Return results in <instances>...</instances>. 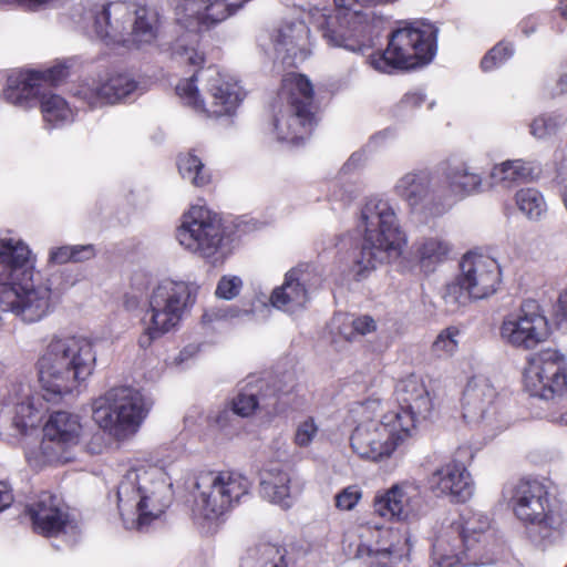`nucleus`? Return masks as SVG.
<instances>
[{
  "label": "nucleus",
  "mask_w": 567,
  "mask_h": 567,
  "mask_svg": "<svg viewBox=\"0 0 567 567\" xmlns=\"http://www.w3.org/2000/svg\"><path fill=\"white\" fill-rule=\"evenodd\" d=\"M95 365L92 339L76 334L52 336L34 364L42 399L59 402L73 394L93 374Z\"/></svg>",
  "instance_id": "1"
},
{
  "label": "nucleus",
  "mask_w": 567,
  "mask_h": 567,
  "mask_svg": "<svg viewBox=\"0 0 567 567\" xmlns=\"http://www.w3.org/2000/svg\"><path fill=\"white\" fill-rule=\"evenodd\" d=\"M172 484L157 467L127 471L117 487V506L125 528L143 529L171 504Z\"/></svg>",
  "instance_id": "2"
},
{
  "label": "nucleus",
  "mask_w": 567,
  "mask_h": 567,
  "mask_svg": "<svg viewBox=\"0 0 567 567\" xmlns=\"http://www.w3.org/2000/svg\"><path fill=\"white\" fill-rule=\"evenodd\" d=\"M89 19L99 39L125 47L152 43L161 25L156 10L122 0L95 4Z\"/></svg>",
  "instance_id": "3"
},
{
  "label": "nucleus",
  "mask_w": 567,
  "mask_h": 567,
  "mask_svg": "<svg viewBox=\"0 0 567 567\" xmlns=\"http://www.w3.org/2000/svg\"><path fill=\"white\" fill-rule=\"evenodd\" d=\"M381 405L379 398H369L352 409L360 420L350 436L351 447L360 457L370 461L391 456L412 435L411 420L401 423L399 412H388L377 417Z\"/></svg>",
  "instance_id": "4"
},
{
  "label": "nucleus",
  "mask_w": 567,
  "mask_h": 567,
  "mask_svg": "<svg viewBox=\"0 0 567 567\" xmlns=\"http://www.w3.org/2000/svg\"><path fill=\"white\" fill-rule=\"evenodd\" d=\"M359 227L363 241L358 264L361 270L398 259L406 245V235L388 200L370 198L361 209Z\"/></svg>",
  "instance_id": "5"
},
{
  "label": "nucleus",
  "mask_w": 567,
  "mask_h": 567,
  "mask_svg": "<svg viewBox=\"0 0 567 567\" xmlns=\"http://www.w3.org/2000/svg\"><path fill=\"white\" fill-rule=\"evenodd\" d=\"M249 0H182L175 8L176 23L188 31L194 40L188 44L178 39L173 45V54L181 62L197 66L204 55L197 49L198 32L225 21Z\"/></svg>",
  "instance_id": "6"
},
{
  "label": "nucleus",
  "mask_w": 567,
  "mask_h": 567,
  "mask_svg": "<svg viewBox=\"0 0 567 567\" xmlns=\"http://www.w3.org/2000/svg\"><path fill=\"white\" fill-rule=\"evenodd\" d=\"M195 288L185 281L165 279L152 291L148 308L142 318L143 333L138 346L147 349L151 344L175 329L185 309L194 302Z\"/></svg>",
  "instance_id": "7"
},
{
  "label": "nucleus",
  "mask_w": 567,
  "mask_h": 567,
  "mask_svg": "<svg viewBox=\"0 0 567 567\" xmlns=\"http://www.w3.org/2000/svg\"><path fill=\"white\" fill-rule=\"evenodd\" d=\"M150 410L144 395L132 386H115L93 401L92 417L116 440L134 435Z\"/></svg>",
  "instance_id": "8"
},
{
  "label": "nucleus",
  "mask_w": 567,
  "mask_h": 567,
  "mask_svg": "<svg viewBox=\"0 0 567 567\" xmlns=\"http://www.w3.org/2000/svg\"><path fill=\"white\" fill-rule=\"evenodd\" d=\"M461 272L444 288L443 300L451 312L473 300H482L494 295L502 281L498 262L488 256L466 254L461 264Z\"/></svg>",
  "instance_id": "9"
},
{
  "label": "nucleus",
  "mask_w": 567,
  "mask_h": 567,
  "mask_svg": "<svg viewBox=\"0 0 567 567\" xmlns=\"http://www.w3.org/2000/svg\"><path fill=\"white\" fill-rule=\"evenodd\" d=\"M280 99L284 107L275 118L277 137L298 143L311 134L316 124L313 86L307 76L289 73L282 79Z\"/></svg>",
  "instance_id": "10"
},
{
  "label": "nucleus",
  "mask_w": 567,
  "mask_h": 567,
  "mask_svg": "<svg viewBox=\"0 0 567 567\" xmlns=\"http://www.w3.org/2000/svg\"><path fill=\"white\" fill-rule=\"evenodd\" d=\"M177 95L196 111L212 116L231 114L240 102L236 83L225 80L216 66L195 72L176 85Z\"/></svg>",
  "instance_id": "11"
},
{
  "label": "nucleus",
  "mask_w": 567,
  "mask_h": 567,
  "mask_svg": "<svg viewBox=\"0 0 567 567\" xmlns=\"http://www.w3.org/2000/svg\"><path fill=\"white\" fill-rule=\"evenodd\" d=\"M489 519L473 513L453 537L441 536L433 544L432 567H463L483 565L480 554L488 537Z\"/></svg>",
  "instance_id": "12"
},
{
  "label": "nucleus",
  "mask_w": 567,
  "mask_h": 567,
  "mask_svg": "<svg viewBox=\"0 0 567 567\" xmlns=\"http://www.w3.org/2000/svg\"><path fill=\"white\" fill-rule=\"evenodd\" d=\"M196 507L206 519H215L249 493L250 482L231 471H203L195 483Z\"/></svg>",
  "instance_id": "13"
},
{
  "label": "nucleus",
  "mask_w": 567,
  "mask_h": 567,
  "mask_svg": "<svg viewBox=\"0 0 567 567\" xmlns=\"http://www.w3.org/2000/svg\"><path fill=\"white\" fill-rule=\"evenodd\" d=\"M181 246L215 264L224 257V231L218 216L203 206H193L177 228Z\"/></svg>",
  "instance_id": "14"
},
{
  "label": "nucleus",
  "mask_w": 567,
  "mask_h": 567,
  "mask_svg": "<svg viewBox=\"0 0 567 567\" xmlns=\"http://www.w3.org/2000/svg\"><path fill=\"white\" fill-rule=\"evenodd\" d=\"M524 388L530 396L546 401L567 396V358L556 349L532 354L524 370Z\"/></svg>",
  "instance_id": "15"
},
{
  "label": "nucleus",
  "mask_w": 567,
  "mask_h": 567,
  "mask_svg": "<svg viewBox=\"0 0 567 567\" xmlns=\"http://www.w3.org/2000/svg\"><path fill=\"white\" fill-rule=\"evenodd\" d=\"M82 425L76 414L68 411L53 412L43 432L39 452H28L27 458L34 466H43L51 463H65L70 458L66 451L75 446L80 441Z\"/></svg>",
  "instance_id": "16"
},
{
  "label": "nucleus",
  "mask_w": 567,
  "mask_h": 567,
  "mask_svg": "<svg viewBox=\"0 0 567 567\" xmlns=\"http://www.w3.org/2000/svg\"><path fill=\"white\" fill-rule=\"evenodd\" d=\"M549 323L538 301L524 300L514 313L505 317L499 328L501 339L518 350H533L549 337Z\"/></svg>",
  "instance_id": "17"
},
{
  "label": "nucleus",
  "mask_w": 567,
  "mask_h": 567,
  "mask_svg": "<svg viewBox=\"0 0 567 567\" xmlns=\"http://www.w3.org/2000/svg\"><path fill=\"white\" fill-rule=\"evenodd\" d=\"M511 502L519 520L539 529V539L535 538V542H544L551 536L553 507L545 484L536 480L518 482L513 487Z\"/></svg>",
  "instance_id": "18"
},
{
  "label": "nucleus",
  "mask_w": 567,
  "mask_h": 567,
  "mask_svg": "<svg viewBox=\"0 0 567 567\" xmlns=\"http://www.w3.org/2000/svg\"><path fill=\"white\" fill-rule=\"evenodd\" d=\"M72 64V60H64L44 71L29 70L10 74L3 91L6 101L25 110L35 106L42 84H59L69 75Z\"/></svg>",
  "instance_id": "19"
},
{
  "label": "nucleus",
  "mask_w": 567,
  "mask_h": 567,
  "mask_svg": "<svg viewBox=\"0 0 567 567\" xmlns=\"http://www.w3.org/2000/svg\"><path fill=\"white\" fill-rule=\"evenodd\" d=\"M463 417L488 431L504 427L497 409V391L492 382L482 375L472 378L463 393Z\"/></svg>",
  "instance_id": "20"
},
{
  "label": "nucleus",
  "mask_w": 567,
  "mask_h": 567,
  "mask_svg": "<svg viewBox=\"0 0 567 567\" xmlns=\"http://www.w3.org/2000/svg\"><path fill=\"white\" fill-rule=\"evenodd\" d=\"M395 194L412 208L429 210L432 215H441L450 205L443 203L441 179L426 169L405 173L394 185Z\"/></svg>",
  "instance_id": "21"
},
{
  "label": "nucleus",
  "mask_w": 567,
  "mask_h": 567,
  "mask_svg": "<svg viewBox=\"0 0 567 567\" xmlns=\"http://www.w3.org/2000/svg\"><path fill=\"white\" fill-rule=\"evenodd\" d=\"M29 247L13 238H0V264L9 268L0 274V309L17 317L24 286L16 281V271L23 268L30 259Z\"/></svg>",
  "instance_id": "22"
},
{
  "label": "nucleus",
  "mask_w": 567,
  "mask_h": 567,
  "mask_svg": "<svg viewBox=\"0 0 567 567\" xmlns=\"http://www.w3.org/2000/svg\"><path fill=\"white\" fill-rule=\"evenodd\" d=\"M394 395L399 403L400 422L411 420L412 431L416 423L426 420L433 410V402L423 381L411 374L400 380L394 390Z\"/></svg>",
  "instance_id": "23"
},
{
  "label": "nucleus",
  "mask_w": 567,
  "mask_h": 567,
  "mask_svg": "<svg viewBox=\"0 0 567 567\" xmlns=\"http://www.w3.org/2000/svg\"><path fill=\"white\" fill-rule=\"evenodd\" d=\"M277 58L296 66L310 54L309 28L301 20L285 21L272 35Z\"/></svg>",
  "instance_id": "24"
},
{
  "label": "nucleus",
  "mask_w": 567,
  "mask_h": 567,
  "mask_svg": "<svg viewBox=\"0 0 567 567\" xmlns=\"http://www.w3.org/2000/svg\"><path fill=\"white\" fill-rule=\"evenodd\" d=\"M236 415L249 416L256 410L267 415H277L284 411L278 391L265 379L249 380L233 401Z\"/></svg>",
  "instance_id": "25"
},
{
  "label": "nucleus",
  "mask_w": 567,
  "mask_h": 567,
  "mask_svg": "<svg viewBox=\"0 0 567 567\" xmlns=\"http://www.w3.org/2000/svg\"><path fill=\"white\" fill-rule=\"evenodd\" d=\"M431 488L455 502H465L473 493L471 475L464 464L450 461L436 468L430 477Z\"/></svg>",
  "instance_id": "26"
},
{
  "label": "nucleus",
  "mask_w": 567,
  "mask_h": 567,
  "mask_svg": "<svg viewBox=\"0 0 567 567\" xmlns=\"http://www.w3.org/2000/svg\"><path fill=\"white\" fill-rule=\"evenodd\" d=\"M135 92H142L137 82L127 74H116L103 83H85L76 94L91 106H96L117 103Z\"/></svg>",
  "instance_id": "27"
},
{
  "label": "nucleus",
  "mask_w": 567,
  "mask_h": 567,
  "mask_svg": "<svg viewBox=\"0 0 567 567\" xmlns=\"http://www.w3.org/2000/svg\"><path fill=\"white\" fill-rule=\"evenodd\" d=\"M417 489L408 484L394 485L384 494L375 497L374 513L386 519L404 520L416 509Z\"/></svg>",
  "instance_id": "28"
},
{
  "label": "nucleus",
  "mask_w": 567,
  "mask_h": 567,
  "mask_svg": "<svg viewBox=\"0 0 567 567\" xmlns=\"http://www.w3.org/2000/svg\"><path fill=\"white\" fill-rule=\"evenodd\" d=\"M28 511L34 529L44 536H58L68 526V514L61 509L59 498L51 493H41Z\"/></svg>",
  "instance_id": "29"
},
{
  "label": "nucleus",
  "mask_w": 567,
  "mask_h": 567,
  "mask_svg": "<svg viewBox=\"0 0 567 567\" xmlns=\"http://www.w3.org/2000/svg\"><path fill=\"white\" fill-rule=\"evenodd\" d=\"M305 282L306 274L298 269H291L286 274L282 285L272 290L271 305L290 315L302 311L309 301Z\"/></svg>",
  "instance_id": "30"
},
{
  "label": "nucleus",
  "mask_w": 567,
  "mask_h": 567,
  "mask_svg": "<svg viewBox=\"0 0 567 567\" xmlns=\"http://www.w3.org/2000/svg\"><path fill=\"white\" fill-rule=\"evenodd\" d=\"M539 172L534 162L509 159L495 165L489 173V179L492 185L512 187L516 183L533 181Z\"/></svg>",
  "instance_id": "31"
},
{
  "label": "nucleus",
  "mask_w": 567,
  "mask_h": 567,
  "mask_svg": "<svg viewBox=\"0 0 567 567\" xmlns=\"http://www.w3.org/2000/svg\"><path fill=\"white\" fill-rule=\"evenodd\" d=\"M291 475L287 471L271 467L261 473L260 495L284 508H289L291 498Z\"/></svg>",
  "instance_id": "32"
},
{
  "label": "nucleus",
  "mask_w": 567,
  "mask_h": 567,
  "mask_svg": "<svg viewBox=\"0 0 567 567\" xmlns=\"http://www.w3.org/2000/svg\"><path fill=\"white\" fill-rule=\"evenodd\" d=\"M50 309L51 289L49 287L28 288L24 286L17 317L24 322L33 323L43 319Z\"/></svg>",
  "instance_id": "33"
},
{
  "label": "nucleus",
  "mask_w": 567,
  "mask_h": 567,
  "mask_svg": "<svg viewBox=\"0 0 567 567\" xmlns=\"http://www.w3.org/2000/svg\"><path fill=\"white\" fill-rule=\"evenodd\" d=\"M451 249V244L443 237H423L414 244V257L422 271L431 274L447 259Z\"/></svg>",
  "instance_id": "34"
},
{
  "label": "nucleus",
  "mask_w": 567,
  "mask_h": 567,
  "mask_svg": "<svg viewBox=\"0 0 567 567\" xmlns=\"http://www.w3.org/2000/svg\"><path fill=\"white\" fill-rule=\"evenodd\" d=\"M481 184V175L471 172L466 165L462 164L451 167L446 173L444 181H441L443 203L445 204L452 194H471L477 190Z\"/></svg>",
  "instance_id": "35"
},
{
  "label": "nucleus",
  "mask_w": 567,
  "mask_h": 567,
  "mask_svg": "<svg viewBox=\"0 0 567 567\" xmlns=\"http://www.w3.org/2000/svg\"><path fill=\"white\" fill-rule=\"evenodd\" d=\"M43 404L41 398L25 393L14 406L11 425L16 433L24 434L41 422Z\"/></svg>",
  "instance_id": "36"
},
{
  "label": "nucleus",
  "mask_w": 567,
  "mask_h": 567,
  "mask_svg": "<svg viewBox=\"0 0 567 567\" xmlns=\"http://www.w3.org/2000/svg\"><path fill=\"white\" fill-rule=\"evenodd\" d=\"M287 550L274 544H260L248 549L240 567H288Z\"/></svg>",
  "instance_id": "37"
},
{
  "label": "nucleus",
  "mask_w": 567,
  "mask_h": 567,
  "mask_svg": "<svg viewBox=\"0 0 567 567\" xmlns=\"http://www.w3.org/2000/svg\"><path fill=\"white\" fill-rule=\"evenodd\" d=\"M43 120L52 127L70 123L73 120V113L68 102L60 95H45L41 92L39 97Z\"/></svg>",
  "instance_id": "38"
},
{
  "label": "nucleus",
  "mask_w": 567,
  "mask_h": 567,
  "mask_svg": "<svg viewBox=\"0 0 567 567\" xmlns=\"http://www.w3.org/2000/svg\"><path fill=\"white\" fill-rule=\"evenodd\" d=\"M178 172L183 179L189 181L196 187H203L210 182V174L202 159L193 152L181 154L177 159Z\"/></svg>",
  "instance_id": "39"
},
{
  "label": "nucleus",
  "mask_w": 567,
  "mask_h": 567,
  "mask_svg": "<svg viewBox=\"0 0 567 567\" xmlns=\"http://www.w3.org/2000/svg\"><path fill=\"white\" fill-rule=\"evenodd\" d=\"M516 206L530 220H539L547 212L543 194L534 188H522L515 194Z\"/></svg>",
  "instance_id": "40"
},
{
  "label": "nucleus",
  "mask_w": 567,
  "mask_h": 567,
  "mask_svg": "<svg viewBox=\"0 0 567 567\" xmlns=\"http://www.w3.org/2000/svg\"><path fill=\"white\" fill-rule=\"evenodd\" d=\"M95 256L93 245L62 246L50 251V261L54 264H65L68 261L81 262Z\"/></svg>",
  "instance_id": "41"
},
{
  "label": "nucleus",
  "mask_w": 567,
  "mask_h": 567,
  "mask_svg": "<svg viewBox=\"0 0 567 567\" xmlns=\"http://www.w3.org/2000/svg\"><path fill=\"white\" fill-rule=\"evenodd\" d=\"M458 334L460 331L452 327L443 330L432 344L433 353L440 358L453 355L458 347Z\"/></svg>",
  "instance_id": "42"
},
{
  "label": "nucleus",
  "mask_w": 567,
  "mask_h": 567,
  "mask_svg": "<svg viewBox=\"0 0 567 567\" xmlns=\"http://www.w3.org/2000/svg\"><path fill=\"white\" fill-rule=\"evenodd\" d=\"M513 53L514 50L509 43L499 42L485 54L481 66L484 71H489L511 58Z\"/></svg>",
  "instance_id": "43"
},
{
  "label": "nucleus",
  "mask_w": 567,
  "mask_h": 567,
  "mask_svg": "<svg viewBox=\"0 0 567 567\" xmlns=\"http://www.w3.org/2000/svg\"><path fill=\"white\" fill-rule=\"evenodd\" d=\"M243 288V280L237 276H223L216 287V297L225 300L236 298Z\"/></svg>",
  "instance_id": "44"
},
{
  "label": "nucleus",
  "mask_w": 567,
  "mask_h": 567,
  "mask_svg": "<svg viewBox=\"0 0 567 567\" xmlns=\"http://www.w3.org/2000/svg\"><path fill=\"white\" fill-rule=\"evenodd\" d=\"M318 425L312 417L300 422L296 429L295 443L300 447H306L312 443L318 434Z\"/></svg>",
  "instance_id": "45"
},
{
  "label": "nucleus",
  "mask_w": 567,
  "mask_h": 567,
  "mask_svg": "<svg viewBox=\"0 0 567 567\" xmlns=\"http://www.w3.org/2000/svg\"><path fill=\"white\" fill-rule=\"evenodd\" d=\"M361 496L362 493L358 486H348L337 494L336 506L342 511H351L358 504Z\"/></svg>",
  "instance_id": "46"
},
{
  "label": "nucleus",
  "mask_w": 567,
  "mask_h": 567,
  "mask_svg": "<svg viewBox=\"0 0 567 567\" xmlns=\"http://www.w3.org/2000/svg\"><path fill=\"white\" fill-rule=\"evenodd\" d=\"M251 310H241L237 307L229 306L225 309L212 310L209 312H205L203 315V320L205 322H212L213 320L219 319H233L239 317H250Z\"/></svg>",
  "instance_id": "47"
},
{
  "label": "nucleus",
  "mask_w": 567,
  "mask_h": 567,
  "mask_svg": "<svg viewBox=\"0 0 567 567\" xmlns=\"http://www.w3.org/2000/svg\"><path fill=\"white\" fill-rule=\"evenodd\" d=\"M352 332L350 334H344L346 339L349 341L354 340L355 336H365L375 330L377 324L372 317L370 316H361L351 320Z\"/></svg>",
  "instance_id": "48"
},
{
  "label": "nucleus",
  "mask_w": 567,
  "mask_h": 567,
  "mask_svg": "<svg viewBox=\"0 0 567 567\" xmlns=\"http://www.w3.org/2000/svg\"><path fill=\"white\" fill-rule=\"evenodd\" d=\"M558 126L557 121L550 116H539L530 125V132L538 138H544L554 133Z\"/></svg>",
  "instance_id": "49"
},
{
  "label": "nucleus",
  "mask_w": 567,
  "mask_h": 567,
  "mask_svg": "<svg viewBox=\"0 0 567 567\" xmlns=\"http://www.w3.org/2000/svg\"><path fill=\"white\" fill-rule=\"evenodd\" d=\"M425 101V96L420 92L406 93L400 102L402 110H413L421 106Z\"/></svg>",
  "instance_id": "50"
},
{
  "label": "nucleus",
  "mask_w": 567,
  "mask_h": 567,
  "mask_svg": "<svg viewBox=\"0 0 567 567\" xmlns=\"http://www.w3.org/2000/svg\"><path fill=\"white\" fill-rule=\"evenodd\" d=\"M235 414L236 413L234 412V408L231 410L224 409L217 411L215 414H212L209 419L219 429H226Z\"/></svg>",
  "instance_id": "51"
},
{
  "label": "nucleus",
  "mask_w": 567,
  "mask_h": 567,
  "mask_svg": "<svg viewBox=\"0 0 567 567\" xmlns=\"http://www.w3.org/2000/svg\"><path fill=\"white\" fill-rule=\"evenodd\" d=\"M360 63L355 60H349L346 62L344 70L342 72V81L347 84L350 83L359 73Z\"/></svg>",
  "instance_id": "52"
},
{
  "label": "nucleus",
  "mask_w": 567,
  "mask_h": 567,
  "mask_svg": "<svg viewBox=\"0 0 567 567\" xmlns=\"http://www.w3.org/2000/svg\"><path fill=\"white\" fill-rule=\"evenodd\" d=\"M12 501L13 496L11 491L8 488L6 483L0 481V512L9 507Z\"/></svg>",
  "instance_id": "53"
},
{
  "label": "nucleus",
  "mask_w": 567,
  "mask_h": 567,
  "mask_svg": "<svg viewBox=\"0 0 567 567\" xmlns=\"http://www.w3.org/2000/svg\"><path fill=\"white\" fill-rule=\"evenodd\" d=\"M360 158H361V155H359V154L351 155L349 161L344 164L343 169L349 171L352 166L357 165V163L360 161Z\"/></svg>",
  "instance_id": "54"
},
{
  "label": "nucleus",
  "mask_w": 567,
  "mask_h": 567,
  "mask_svg": "<svg viewBox=\"0 0 567 567\" xmlns=\"http://www.w3.org/2000/svg\"><path fill=\"white\" fill-rule=\"evenodd\" d=\"M566 84H567V74L565 76H563L558 82V85L560 86V90H559L560 93H564L566 91Z\"/></svg>",
  "instance_id": "55"
},
{
  "label": "nucleus",
  "mask_w": 567,
  "mask_h": 567,
  "mask_svg": "<svg viewBox=\"0 0 567 567\" xmlns=\"http://www.w3.org/2000/svg\"><path fill=\"white\" fill-rule=\"evenodd\" d=\"M556 422H558L559 424H565L567 425V413L565 414H561L557 420H555Z\"/></svg>",
  "instance_id": "56"
},
{
  "label": "nucleus",
  "mask_w": 567,
  "mask_h": 567,
  "mask_svg": "<svg viewBox=\"0 0 567 567\" xmlns=\"http://www.w3.org/2000/svg\"><path fill=\"white\" fill-rule=\"evenodd\" d=\"M560 10H561V16H563V17H565V18H567V4H566V6H564V7H561V9H560Z\"/></svg>",
  "instance_id": "57"
},
{
  "label": "nucleus",
  "mask_w": 567,
  "mask_h": 567,
  "mask_svg": "<svg viewBox=\"0 0 567 567\" xmlns=\"http://www.w3.org/2000/svg\"><path fill=\"white\" fill-rule=\"evenodd\" d=\"M290 123H291L292 127H295L298 124V121L296 118H291Z\"/></svg>",
  "instance_id": "58"
},
{
  "label": "nucleus",
  "mask_w": 567,
  "mask_h": 567,
  "mask_svg": "<svg viewBox=\"0 0 567 567\" xmlns=\"http://www.w3.org/2000/svg\"><path fill=\"white\" fill-rule=\"evenodd\" d=\"M565 567H567V565Z\"/></svg>",
  "instance_id": "59"
}]
</instances>
